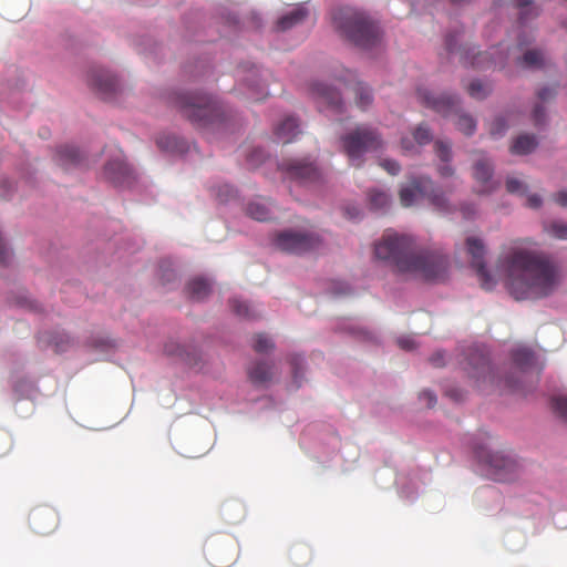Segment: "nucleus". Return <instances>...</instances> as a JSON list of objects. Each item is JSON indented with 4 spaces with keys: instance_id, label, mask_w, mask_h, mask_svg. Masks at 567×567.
<instances>
[{
    "instance_id": "69168bd1",
    "label": "nucleus",
    "mask_w": 567,
    "mask_h": 567,
    "mask_svg": "<svg viewBox=\"0 0 567 567\" xmlns=\"http://www.w3.org/2000/svg\"><path fill=\"white\" fill-rule=\"evenodd\" d=\"M450 1L454 4H463V3L470 2L471 0H450Z\"/></svg>"
},
{
    "instance_id": "2eb2a0df",
    "label": "nucleus",
    "mask_w": 567,
    "mask_h": 567,
    "mask_svg": "<svg viewBox=\"0 0 567 567\" xmlns=\"http://www.w3.org/2000/svg\"><path fill=\"white\" fill-rule=\"evenodd\" d=\"M89 84L103 97L113 96L118 90V80L104 69H94L89 74Z\"/></svg>"
},
{
    "instance_id": "338daca9",
    "label": "nucleus",
    "mask_w": 567,
    "mask_h": 567,
    "mask_svg": "<svg viewBox=\"0 0 567 567\" xmlns=\"http://www.w3.org/2000/svg\"><path fill=\"white\" fill-rule=\"evenodd\" d=\"M365 338H370V333L368 331H363Z\"/></svg>"
},
{
    "instance_id": "a18cd8bd",
    "label": "nucleus",
    "mask_w": 567,
    "mask_h": 567,
    "mask_svg": "<svg viewBox=\"0 0 567 567\" xmlns=\"http://www.w3.org/2000/svg\"><path fill=\"white\" fill-rule=\"evenodd\" d=\"M507 128V124L503 117H497L494 120V122L491 124V134L492 135H501L503 134Z\"/></svg>"
},
{
    "instance_id": "7ed1b4c3",
    "label": "nucleus",
    "mask_w": 567,
    "mask_h": 567,
    "mask_svg": "<svg viewBox=\"0 0 567 567\" xmlns=\"http://www.w3.org/2000/svg\"><path fill=\"white\" fill-rule=\"evenodd\" d=\"M333 24L347 40L358 47L371 48L380 40L379 25L357 9H339L333 14Z\"/></svg>"
},
{
    "instance_id": "393cba45",
    "label": "nucleus",
    "mask_w": 567,
    "mask_h": 567,
    "mask_svg": "<svg viewBox=\"0 0 567 567\" xmlns=\"http://www.w3.org/2000/svg\"><path fill=\"white\" fill-rule=\"evenodd\" d=\"M513 362L522 372H525L535 362L534 352L524 347H519L512 352Z\"/></svg>"
},
{
    "instance_id": "603ef678",
    "label": "nucleus",
    "mask_w": 567,
    "mask_h": 567,
    "mask_svg": "<svg viewBox=\"0 0 567 567\" xmlns=\"http://www.w3.org/2000/svg\"><path fill=\"white\" fill-rule=\"evenodd\" d=\"M535 125H540L545 118V109L542 105H536L533 112Z\"/></svg>"
},
{
    "instance_id": "f704fd0d",
    "label": "nucleus",
    "mask_w": 567,
    "mask_h": 567,
    "mask_svg": "<svg viewBox=\"0 0 567 567\" xmlns=\"http://www.w3.org/2000/svg\"><path fill=\"white\" fill-rule=\"evenodd\" d=\"M274 342L265 333H257L254 337L252 349L258 353H267L268 351L274 349Z\"/></svg>"
},
{
    "instance_id": "4be33fe9",
    "label": "nucleus",
    "mask_w": 567,
    "mask_h": 567,
    "mask_svg": "<svg viewBox=\"0 0 567 567\" xmlns=\"http://www.w3.org/2000/svg\"><path fill=\"white\" fill-rule=\"evenodd\" d=\"M289 559L293 565L305 567L312 560V550L306 543H296L289 549Z\"/></svg>"
},
{
    "instance_id": "f03ea898",
    "label": "nucleus",
    "mask_w": 567,
    "mask_h": 567,
    "mask_svg": "<svg viewBox=\"0 0 567 567\" xmlns=\"http://www.w3.org/2000/svg\"><path fill=\"white\" fill-rule=\"evenodd\" d=\"M375 257L385 261L398 274L410 275L425 280H436L445 276L447 257L434 251H415L410 237L386 234L374 246Z\"/></svg>"
},
{
    "instance_id": "6e6552de",
    "label": "nucleus",
    "mask_w": 567,
    "mask_h": 567,
    "mask_svg": "<svg viewBox=\"0 0 567 567\" xmlns=\"http://www.w3.org/2000/svg\"><path fill=\"white\" fill-rule=\"evenodd\" d=\"M476 456L487 466V474L497 482H512L518 477L519 465L513 457L502 453L492 452L485 449L476 451Z\"/></svg>"
},
{
    "instance_id": "a878e982",
    "label": "nucleus",
    "mask_w": 567,
    "mask_h": 567,
    "mask_svg": "<svg viewBox=\"0 0 567 567\" xmlns=\"http://www.w3.org/2000/svg\"><path fill=\"white\" fill-rule=\"evenodd\" d=\"M187 291L192 299L199 301L210 293V285L203 278H195L188 282Z\"/></svg>"
},
{
    "instance_id": "9d476101",
    "label": "nucleus",
    "mask_w": 567,
    "mask_h": 567,
    "mask_svg": "<svg viewBox=\"0 0 567 567\" xmlns=\"http://www.w3.org/2000/svg\"><path fill=\"white\" fill-rule=\"evenodd\" d=\"M467 254L471 256L472 266L475 268L481 286L485 290H491L495 286V280L489 275L485 266V246L477 237L466 238Z\"/></svg>"
},
{
    "instance_id": "aec40b11",
    "label": "nucleus",
    "mask_w": 567,
    "mask_h": 567,
    "mask_svg": "<svg viewBox=\"0 0 567 567\" xmlns=\"http://www.w3.org/2000/svg\"><path fill=\"white\" fill-rule=\"evenodd\" d=\"M299 133V123L292 116L286 117L275 130L277 140L284 144L290 143Z\"/></svg>"
},
{
    "instance_id": "37998d69",
    "label": "nucleus",
    "mask_w": 567,
    "mask_h": 567,
    "mask_svg": "<svg viewBox=\"0 0 567 567\" xmlns=\"http://www.w3.org/2000/svg\"><path fill=\"white\" fill-rule=\"evenodd\" d=\"M51 342L53 343L54 350L56 352H63L71 344V339L69 336L62 334V336L54 337Z\"/></svg>"
},
{
    "instance_id": "c85d7f7f",
    "label": "nucleus",
    "mask_w": 567,
    "mask_h": 567,
    "mask_svg": "<svg viewBox=\"0 0 567 567\" xmlns=\"http://www.w3.org/2000/svg\"><path fill=\"white\" fill-rule=\"evenodd\" d=\"M370 208L375 212H382L389 208L391 204L390 195L386 192L373 189L368 195Z\"/></svg>"
},
{
    "instance_id": "c756f323",
    "label": "nucleus",
    "mask_w": 567,
    "mask_h": 567,
    "mask_svg": "<svg viewBox=\"0 0 567 567\" xmlns=\"http://www.w3.org/2000/svg\"><path fill=\"white\" fill-rule=\"evenodd\" d=\"M247 215L258 221H266L271 218V210L266 203L251 202L247 205Z\"/></svg>"
},
{
    "instance_id": "680f3d73",
    "label": "nucleus",
    "mask_w": 567,
    "mask_h": 567,
    "mask_svg": "<svg viewBox=\"0 0 567 567\" xmlns=\"http://www.w3.org/2000/svg\"><path fill=\"white\" fill-rule=\"evenodd\" d=\"M505 383V386L512 391H517L519 390V385H518V382L513 380L512 378H507L505 379L504 381Z\"/></svg>"
},
{
    "instance_id": "0eeeda50",
    "label": "nucleus",
    "mask_w": 567,
    "mask_h": 567,
    "mask_svg": "<svg viewBox=\"0 0 567 567\" xmlns=\"http://www.w3.org/2000/svg\"><path fill=\"white\" fill-rule=\"evenodd\" d=\"M399 197L401 205L404 207H410L421 198L426 197L439 212L447 213L452 210L445 195L440 189H435L431 178L425 176L412 177L401 187Z\"/></svg>"
},
{
    "instance_id": "f257e3e1",
    "label": "nucleus",
    "mask_w": 567,
    "mask_h": 567,
    "mask_svg": "<svg viewBox=\"0 0 567 567\" xmlns=\"http://www.w3.org/2000/svg\"><path fill=\"white\" fill-rule=\"evenodd\" d=\"M498 265L505 275L506 287L516 300L548 297L560 282L557 266L520 241L513 243L502 252Z\"/></svg>"
},
{
    "instance_id": "473e14b6",
    "label": "nucleus",
    "mask_w": 567,
    "mask_h": 567,
    "mask_svg": "<svg viewBox=\"0 0 567 567\" xmlns=\"http://www.w3.org/2000/svg\"><path fill=\"white\" fill-rule=\"evenodd\" d=\"M545 230L556 239L567 240V223L554 220L545 226Z\"/></svg>"
},
{
    "instance_id": "e433bc0d",
    "label": "nucleus",
    "mask_w": 567,
    "mask_h": 567,
    "mask_svg": "<svg viewBox=\"0 0 567 567\" xmlns=\"http://www.w3.org/2000/svg\"><path fill=\"white\" fill-rule=\"evenodd\" d=\"M165 353L172 357H177L186 362H190L189 353L186 351V348L176 342H168L165 344Z\"/></svg>"
},
{
    "instance_id": "6e6d98bb",
    "label": "nucleus",
    "mask_w": 567,
    "mask_h": 567,
    "mask_svg": "<svg viewBox=\"0 0 567 567\" xmlns=\"http://www.w3.org/2000/svg\"><path fill=\"white\" fill-rule=\"evenodd\" d=\"M431 363L434 367H442L445 363V352L437 351L430 358Z\"/></svg>"
},
{
    "instance_id": "3c124183",
    "label": "nucleus",
    "mask_w": 567,
    "mask_h": 567,
    "mask_svg": "<svg viewBox=\"0 0 567 567\" xmlns=\"http://www.w3.org/2000/svg\"><path fill=\"white\" fill-rule=\"evenodd\" d=\"M538 99L542 101H549L556 95V91L554 87L546 86L538 91Z\"/></svg>"
},
{
    "instance_id": "ddd939ff",
    "label": "nucleus",
    "mask_w": 567,
    "mask_h": 567,
    "mask_svg": "<svg viewBox=\"0 0 567 567\" xmlns=\"http://www.w3.org/2000/svg\"><path fill=\"white\" fill-rule=\"evenodd\" d=\"M206 556L210 565L215 567H227L234 560L235 548L233 544H227L223 540H210L206 545Z\"/></svg>"
},
{
    "instance_id": "774afa93",
    "label": "nucleus",
    "mask_w": 567,
    "mask_h": 567,
    "mask_svg": "<svg viewBox=\"0 0 567 567\" xmlns=\"http://www.w3.org/2000/svg\"><path fill=\"white\" fill-rule=\"evenodd\" d=\"M255 154H258V156L262 155L261 152H259V151H255Z\"/></svg>"
},
{
    "instance_id": "9b49d317",
    "label": "nucleus",
    "mask_w": 567,
    "mask_h": 567,
    "mask_svg": "<svg viewBox=\"0 0 567 567\" xmlns=\"http://www.w3.org/2000/svg\"><path fill=\"white\" fill-rule=\"evenodd\" d=\"M286 178L298 183H312L320 176L317 166L308 159H287L279 164Z\"/></svg>"
},
{
    "instance_id": "bf43d9fd",
    "label": "nucleus",
    "mask_w": 567,
    "mask_h": 567,
    "mask_svg": "<svg viewBox=\"0 0 567 567\" xmlns=\"http://www.w3.org/2000/svg\"><path fill=\"white\" fill-rule=\"evenodd\" d=\"M439 174L442 177H450L454 174V169L451 165H449V163H444L439 167Z\"/></svg>"
},
{
    "instance_id": "7c9ffc66",
    "label": "nucleus",
    "mask_w": 567,
    "mask_h": 567,
    "mask_svg": "<svg viewBox=\"0 0 567 567\" xmlns=\"http://www.w3.org/2000/svg\"><path fill=\"white\" fill-rule=\"evenodd\" d=\"M524 68H542L544 64V55L538 50H528L518 61Z\"/></svg>"
},
{
    "instance_id": "ea45409f",
    "label": "nucleus",
    "mask_w": 567,
    "mask_h": 567,
    "mask_svg": "<svg viewBox=\"0 0 567 567\" xmlns=\"http://www.w3.org/2000/svg\"><path fill=\"white\" fill-rule=\"evenodd\" d=\"M506 190L509 194L523 196L527 192V186L522 181L515 177H508L506 179Z\"/></svg>"
},
{
    "instance_id": "b1692460",
    "label": "nucleus",
    "mask_w": 567,
    "mask_h": 567,
    "mask_svg": "<svg viewBox=\"0 0 567 567\" xmlns=\"http://www.w3.org/2000/svg\"><path fill=\"white\" fill-rule=\"evenodd\" d=\"M470 56H471L470 63L475 68L483 69V68H488L492 64H494V65L497 64V61L492 60V53L475 52L474 48H471V49L466 50L464 53H462V59L464 60L465 63H467V61L470 60Z\"/></svg>"
},
{
    "instance_id": "72a5a7b5",
    "label": "nucleus",
    "mask_w": 567,
    "mask_h": 567,
    "mask_svg": "<svg viewBox=\"0 0 567 567\" xmlns=\"http://www.w3.org/2000/svg\"><path fill=\"white\" fill-rule=\"evenodd\" d=\"M516 7L520 10L519 20L525 22L529 18L538 14L537 8L533 4V0H516Z\"/></svg>"
},
{
    "instance_id": "412c9836",
    "label": "nucleus",
    "mask_w": 567,
    "mask_h": 567,
    "mask_svg": "<svg viewBox=\"0 0 567 567\" xmlns=\"http://www.w3.org/2000/svg\"><path fill=\"white\" fill-rule=\"evenodd\" d=\"M272 375V365L264 361H258L248 369L249 380L256 385L268 383Z\"/></svg>"
},
{
    "instance_id": "58836bf2",
    "label": "nucleus",
    "mask_w": 567,
    "mask_h": 567,
    "mask_svg": "<svg viewBox=\"0 0 567 567\" xmlns=\"http://www.w3.org/2000/svg\"><path fill=\"white\" fill-rule=\"evenodd\" d=\"M435 154L443 163H449L452 158L451 145L444 141H436L434 144Z\"/></svg>"
},
{
    "instance_id": "5fc2aeb1",
    "label": "nucleus",
    "mask_w": 567,
    "mask_h": 567,
    "mask_svg": "<svg viewBox=\"0 0 567 567\" xmlns=\"http://www.w3.org/2000/svg\"><path fill=\"white\" fill-rule=\"evenodd\" d=\"M11 442L6 433H0V456L4 455L10 449Z\"/></svg>"
},
{
    "instance_id": "a19ab883",
    "label": "nucleus",
    "mask_w": 567,
    "mask_h": 567,
    "mask_svg": "<svg viewBox=\"0 0 567 567\" xmlns=\"http://www.w3.org/2000/svg\"><path fill=\"white\" fill-rule=\"evenodd\" d=\"M554 411L567 422V395L556 396L551 400Z\"/></svg>"
},
{
    "instance_id": "6ab92c4d",
    "label": "nucleus",
    "mask_w": 567,
    "mask_h": 567,
    "mask_svg": "<svg viewBox=\"0 0 567 567\" xmlns=\"http://www.w3.org/2000/svg\"><path fill=\"white\" fill-rule=\"evenodd\" d=\"M54 161L62 168L69 169L81 164L82 154L76 147L64 145L56 150Z\"/></svg>"
},
{
    "instance_id": "cd10ccee",
    "label": "nucleus",
    "mask_w": 567,
    "mask_h": 567,
    "mask_svg": "<svg viewBox=\"0 0 567 567\" xmlns=\"http://www.w3.org/2000/svg\"><path fill=\"white\" fill-rule=\"evenodd\" d=\"M355 104L359 109L365 110L373 102L371 90L361 82L355 83L353 86Z\"/></svg>"
},
{
    "instance_id": "bb28decb",
    "label": "nucleus",
    "mask_w": 567,
    "mask_h": 567,
    "mask_svg": "<svg viewBox=\"0 0 567 567\" xmlns=\"http://www.w3.org/2000/svg\"><path fill=\"white\" fill-rule=\"evenodd\" d=\"M537 146V140L534 135H520L518 136L513 145L511 146V152L517 155H525L533 152Z\"/></svg>"
},
{
    "instance_id": "4d7b16f0",
    "label": "nucleus",
    "mask_w": 567,
    "mask_h": 567,
    "mask_svg": "<svg viewBox=\"0 0 567 567\" xmlns=\"http://www.w3.org/2000/svg\"><path fill=\"white\" fill-rule=\"evenodd\" d=\"M554 200L561 207H567V190H559L555 194Z\"/></svg>"
},
{
    "instance_id": "39448f33",
    "label": "nucleus",
    "mask_w": 567,
    "mask_h": 567,
    "mask_svg": "<svg viewBox=\"0 0 567 567\" xmlns=\"http://www.w3.org/2000/svg\"><path fill=\"white\" fill-rule=\"evenodd\" d=\"M342 150L353 166H359L362 156L383 147V138L378 130L360 125L341 137Z\"/></svg>"
},
{
    "instance_id": "e2e57ef3",
    "label": "nucleus",
    "mask_w": 567,
    "mask_h": 567,
    "mask_svg": "<svg viewBox=\"0 0 567 567\" xmlns=\"http://www.w3.org/2000/svg\"><path fill=\"white\" fill-rule=\"evenodd\" d=\"M401 146H402L403 151H405V152H410L414 148L412 142L408 137H403L401 140Z\"/></svg>"
},
{
    "instance_id": "423d86ee",
    "label": "nucleus",
    "mask_w": 567,
    "mask_h": 567,
    "mask_svg": "<svg viewBox=\"0 0 567 567\" xmlns=\"http://www.w3.org/2000/svg\"><path fill=\"white\" fill-rule=\"evenodd\" d=\"M416 96L422 105L435 111L443 116L457 115L455 125L465 135L475 132L476 123L467 114H458V99L454 95L441 94L435 96L427 89H417Z\"/></svg>"
},
{
    "instance_id": "09e8293b",
    "label": "nucleus",
    "mask_w": 567,
    "mask_h": 567,
    "mask_svg": "<svg viewBox=\"0 0 567 567\" xmlns=\"http://www.w3.org/2000/svg\"><path fill=\"white\" fill-rule=\"evenodd\" d=\"M420 399L425 401V404L427 408H433L437 401L436 395L430 390L422 391L420 393Z\"/></svg>"
},
{
    "instance_id": "79ce46f5",
    "label": "nucleus",
    "mask_w": 567,
    "mask_h": 567,
    "mask_svg": "<svg viewBox=\"0 0 567 567\" xmlns=\"http://www.w3.org/2000/svg\"><path fill=\"white\" fill-rule=\"evenodd\" d=\"M230 307L237 316L243 318H252V313L250 312L249 306L246 302H243L238 299H231Z\"/></svg>"
},
{
    "instance_id": "13d9d810",
    "label": "nucleus",
    "mask_w": 567,
    "mask_h": 567,
    "mask_svg": "<svg viewBox=\"0 0 567 567\" xmlns=\"http://www.w3.org/2000/svg\"><path fill=\"white\" fill-rule=\"evenodd\" d=\"M398 344L401 349L403 350H412L414 348V340L409 338V337H405V338H400L398 340Z\"/></svg>"
},
{
    "instance_id": "dca6fc26",
    "label": "nucleus",
    "mask_w": 567,
    "mask_h": 567,
    "mask_svg": "<svg viewBox=\"0 0 567 567\" xmlns=\"http://www.w3.org/2000/svg\"><path fill=\"white\" fill-rule=\"evenodd\" d=\"M311 93L319 103L326 104L337 112L342 111L343 104L340 93L333 86L324 82H315L311 85Z\"/></svg>"
},
{
    "instance_id": "f8f14e48",
    "label": "nucleus",
    "mask_w": 567,
    "mask_h": 567,
    "mask_svg": "<svg viewBox=\"0 0 567 567\" xmlns=\"http://www.w3.org/2000/svg\"><path fill=\"white\" fill-rule=\"evenodd\" d=\"M29 524L34 533L49 535L58 527L59 515L53 507L41 505L31 511Z\"/></svg>"
},
{
    "instance_id": "de8ad7c7",
    "label": "nucleus",
    "mask_w": 567,
    "mask_h": 567,
    "mask_svg": "<svg viewBox=\"0 0 567 567\" xmlns=\"http://www.w3.org/2000/svg\"><path fill=\"white\" fill-rule=\"evenodd\" d=\"M250 89V94H249V99L254 100V101H261L268 93L265 91L264 86H260V85H251L249 86Z\"/></svg>"
},
{
    "instance_id": "c03bdc74",
    "label": "nucleus",
    "mask_w": 567,
    "mask_h": 567,
    "mask_svg": "<svg viewBox=\"0 0 567 567\" xmlns=\"http://www.w3.org/2000/svg\"><path fill=\"white\" fill-rule=\"evenodd\" d=\"M380 166L390 175H398L401 171L400 164L396 161L390 158L382 159L380 162Z\"/></svg>"
},
{
    "instance_id": "20e7f679",
    "label": "nucleus",
    "mask_w": 567,
    "mask_h": 567,
    "mask_svg": "<svg viewBox=\"0 0 567 567\" xmlns=\"http://www.w3.org/2000/svg\"><path fill=\"white\" fill-rule=\"evenodd\" d=\"M173 104L198 128L219 127L224 123V113L210 95L176 93Z\"/></svg>"
},
{
    "instance_id": "a211bd4d",
    "label": "nucleus",
    "mask_w": 567,
    "mask_h": 567,
    "mask_svg": "<svg viewBox=\"0 0 567 567\" xmlns=\"http://www.w3.org/2000/svg\"><path fill=\"white\" fill-rule=\"evenodd\" d=\"M493 167L487 159H478L474 165L473 176L475 181L482 184L480 193L487 194L495 189V183L492 181Z\"/></svg>"
},
{
    "instance_id": "5701e85b",
    "label": "nucleus",
    "mask_w": 567,
    "mask_h": 567,
    "mask_svg": "<svg viewBox=\"0 0 567 567\" xmlns=\"http://www.w3.org/2000/svg\"><path fill=\"white\" fill-rule=\"evenodd\" d=\"M307 17L308 10L302 6L297 7L278 20L277 28L281 31L289 30L301 23Z\"/></svg>"
},
{
    "instance_id": "4c0bfd02",
    "label": "nucleus",
    "mask_w": 567,
    "mask_h": 567,
    "mask_svg": "<svg viewBox=\"0 0 567 567\" xmlns=\"http://www.w3.org/2000/svg\"><path fill=\"white\" fill-rule=\"evenodd\" d=\"M467 92L472 97L476 100H482L488 95L489 89L481 81H473L470 83Z\"/></svg>"
},
{
    "instance_id": "052dcab7",
    "label": "nucleus",
    "mask_w": 567,
    "mask_h": 567,
    "mask_svg": "<svg viewBox=\"0 0 567 567\" xmlns=\"http://www.w3.org/2000/svg\"><path fill=\"white\" fill-rule=\"evenodd\" d=\"M344 212L350 219H355L360 216V210L357 207H347Z\"/></svg>"
},
{
    "instance_id": "2f4dec72",
    "label": "nucleus",
    "mask_w": 567,
    "mask_h": 567,
    "mask_svg": "<svg viewBox=\"0 0 567 567\" xmlns=\"http://www.w3.org/2000/svg\"><path fill=\"white\" fill-rule=\"evenodd\" d=\"M156 143L161 150L167 152L183 151L182 142L174 135H162L157 138Z\"/></svg>"
},
{
    "instance_id": "f3484780",
    "label": "nucleus",
    "mask_w": 567,
    "mask_h": 567,
    "mask_svg": "<svg viewBox=\"0 0 567 567\" xmlns=\"http://www.w3.org/2000/svg\"><path fill=\"white\" fill-rule=\"evenodd\" d=\"M104 176L117 186L128 185L133 178V172L122 159L110 161L104 167Z\"/></svg>"
},
{
    "instance_id": "c9c22d12",
    "label": "nucleus",
    "mask_w": 567,
    "mask_h": 567,
    "mask_svg": "<svg viewBox=\"0 0 567 567\" xmlns=\"http://www.w3.org/2000/svg\"><path fill=\"white\" fill-rule=\"evenodd\" d=\"M432 138H433L432 133L425 123H421L413 131V140L420 146L429 144L432 141Z\"/></svg>"
},
{
    "instance_id": "4468645a",
    "label": "nucleus",
    "mask_w": 567,
    "mask_h": 567,
    "mask_svg": "<svg viewBox=\"0 0 567 567\" xmlns=\"http://www.w3.org/2000/svg\"><path fill=\"white\" fill-rule=\"evenodd\" d=\"M468 365L471 367L468 373L472 378L477 381H488L491 384H499V380L491 365L489 359L485 354L481 352L473 353L468 358Z\"/></svg>"
},
{
    "instance_id": "1a4fd4ad",
    "label": "nucleus",
    "mask_w": 567,
    "mask_h": 567,
    "mask_svg": "<svg viewBox=\"0 0 567 567\" xmlns=\"http://www.w3.org/2000/svg\"><path fill=\"white\" fill-rule=\"evenodd\" d=\"M272 243L278 250L295 255L310 252L321 246V239L315 233L292 229L276 234Z\"/></svg>"
},
{
    "instance_id": "49530a36",
    "label": "nucleus",
    "mask_w": 567,
    "mask_h": 567,
    "mask_svg": "<svg viewBox=\"0 0 567 567\" xmlns=\"http://www.w3.org/2000/svg\"><path fill=\"white\" fill-rule=\"evenodd\" d=\"M12 190V183L10 179L6 177L0 178V197L1 198H9Z\"/></svg>"
},
{
    "instance_id": "864d4df0",
    "label": "nucleus",
    "mask_w": 567,
    "mask_h": 567,
    "mask_svg": "<svg viewBox=\"0 0 567 567\" xmlns=\"http://www.w3.org/2000/svg\"><path fill=\"white\" fill-rule=\"evenodd\" d=\"M542 198L537 194H532L527 196L526 206L529 208H539L542 206Z\"/></svg>"
},
{
    "instance_id": "8fccbe9b",
    "label": "nucleus",
    "mask_w": 567,
    "mask_h": 567,
    "mask_svg": "<svg viewBox=\"0 0 567 567\" xmlns=\"http://www.w3.org/2000/svg\"><path fill=\"white\" fill-rule=\"evenodd\" d=\"M457 34H447L446 35V39H445V45H446V50L450 52V53H454L456 51H460V47L457 45V39H456Z\"/></svg>"
},
{
    "instance_id": "0e129e2a",
    "label": "nucleus",
    "mask_w": 567,
    "mask_h": 567,
    "mask_svg": "<svg viewBox=\"0 0 567 567\" xmlns=\"http://www.w3.org/2000/svg\"><path fill=\"white\" fill-rule=\"evenodd\" d=\"M462 212L465 218H470L475 214V209L471 205H465L462 207Z\"/></svg>"
}]
</instances>
